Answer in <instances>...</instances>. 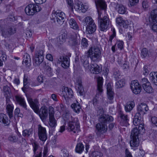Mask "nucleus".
Listing matches in <instances>:
<instances>
[{"label":"nucleus","instance_id":"nucleus-14","mask_svg":"<svg viewBox=\"0 0 157 157\" xmlns=\"http://www.w3.org/2000/svg\"><path fill=\"white\" fill-rule=\"evenodd\" d=\"M131 87L133 92L135 94H139L141 90V87L137 80L131 82Z\"/></svg>","mask_w":157,"mask_h":157},{"label":"nucleus","instance_id":"nucleus-9","mask_svg":"<svg viewBox=\"0 0 157 157\" xmlns=\"http://www.w3.org/2000/svg\"><path fill=\"white\" fill-rule=\"evenodd\" d=\"M69 44L72 46H76L80 43V36L78 34L73 32L69 35Z\"/></svg>","mask_w":157,"mask_h":157},{"label":"nucleus","instance_id":"nucleus-34","mask_svg":"<svg viewBox=\"0 0 157 157\" xmlns=\"http://www.w3.org/2000/svg\"><path fill=\"white\" fill-rule=\"evenodd\" d=\"M2 92L5 97H11V89L8 86L6 85L3 87Z\"/></svg>","mask_w":157,"mask_h":157},{"label":"nucleus","instance_id":"nucleus-62","mask_svg":"<svg viewBox=\"0 0 157 157\" xmlns=\"http://www.w3.org/2000/svg\"><path fill=\"white\" fill-rule=\"evenodd\" d=\"M117 45L118 48L120 50H121L123 48L124 43L122 41H117Z\"/></svg>","mask_w":157,"mask_h":157},{"label":"nucleus","instance_id":"nucleus-27","mask_svg":"<svg viewBox=\"0 0 157 157\" xmlns=\"http://www.w3.org/2000/svg\"><path fill=\"white\" fill-rule=\"evenodd\" d=\"M96 26L95 23L87 25L86 28V32L88 34H91L93 33L96 31Z\"/></svg>","mask_w":157,"mask_h":157},{"label":"nucleus","instance_id":"nucleus-57","mask_svg":"<svg viewBox=\"0 0 157 157\" xmlns=\"http://www.w3.org/2000/svg\"><path fill=\"white\" fill-rule=\"evenodd\" d=\"M20 112V109L19 108H16L14 111V114L15 115H17L19 117H22L23 115Z\"/></svg>","mask_w":157,"mask_h":157},{"label":"nucleus","instance_id":"nucleus-19","mask_svg":"<svg viewBox=\"0 0 157 157\" xmlns=\"http://www.w3.org/2000/svg\"><path fill=\"white\" fill-rule=\"evenodd\" d=\"M89 70L91 73L97 74L101 71L102 67L96 63H91L90 66Z\"/></svg>","mask_w":157,"mask_h":157},{"label":"nucleus","instance_id":"nucleus-24","mask_svg":"<svg viewBox=\"0 0 157 157\" xmlns=\"http://www.w3.org/2000/svg\"><path fill=\"white\" fill-rule=\"evenodd\" d=\"M31 60L29 55L27 53L24 54L22 63H25L26 67H29L31 65Z\"/></svg>","mask_w":157,"mask_h":157},{"label":"nucleus","instance_id":"nucleus-5","mask_svg":"<svg viewBox=\"0 0 157 157\" xmlns=\"http://www.w3.org/2000/svg\"><path fill=\"white\" fill-rule=\"evenodd\" d=\"M140 133L137 127L134 128L132 130L131 135V140L130 141L131 147H135L138 146L139 144L138 135Z\"/></svg>","mask_w":157,"mask_h":157},{"label":"nucleus","instance_id":"nucleus-60","mask_svg":"<svg viewBox=\"0 0 157 157\" xmlns=\"http://www.w3.org/2000/svg\"><path fill=\"white\" fill-rule=\"evenodd\" d=\"M23 83H24V87L22 88V90L24 91V88H26L28 87V82H27V78H25V76L24 77V80H23Z\"/></svg>","mask_w":157,"mask_h":157},{"label":"nucleus","instance_id":"nucleus-46","mask_svg":"<svg viewBox=\"0 0 157 157\" xmlns=\"http://www.w3.org/2000/svg\"><path fill=\"white\" fill-rule=\"evenodd\" d=\"M65 36L64 34L60 35L57 38L58 43L59 44H61L65 41Z\"/></svg>","mask_w":157,"mask_h":157},{"label":"nucleus","instance_id":"nucleus-10","mask_svg":"<svg viewBox=\"0 0 157 157\" xmlns=\"http://www.w3.org/2000/svg\"><path fill=\"white\" fill-rule=\"evenodd\" d=\"M27 100L30 107L36 113H39V107L40 105L38 100L37 99H33L31 97H27Z\"/></svg>","mask_w":157,"mask_h":157},{"label":"nucleus","instance_id":"nucleus-50","mask_svg":"<svg viewBox=\"0 0 157 157\" xmlns=\"http://www.w3.org/2000/svg\"><path fill=\"white\" fill-rule=\"evenodd\" d=\"M0 59L3 61L6 60L7 56L5 52L2 51H0Z\"/></svg>","mask_w":157,"mask_h":157},{"label":"nucleus","instance_id":"nucleus-37","mask_svg":"<svg viewBox=\"0 0 157 157\" xmlns=\"http://www.w3.org/2000/svg\"><path fill=\"white\" fill-rule=\"evenodd\" d=\"M33 130L32 128L25 129L22 131V135L25 137H29L32 136Z\"/></svg>","mask_w":157,"mask_h":157},{"label":"nucleus","instance_id":"nucleus-41","mask_svg":"<svg viewBox=\"0 0 157 157\" xmlns=\"http://www.w3.org/2000/svg\"><path fill=\"white\" fill-rule=\"evenodd\" d=\"M111 31L112 32V34L110 36L108 41L109 44L111 46L112 45L113 39L116 36V31L115 29L113 27L111 29Z\"/></svg>","mask_w":157,"mask_h":157},{"label":"nucleus","instance_id":"nucleus-43","mask_svg":"<svg viewBox=\"0 0 157 157\" xmlns=\"http://www.w3.org/2000/svg\"><path fill=\"white\" fill-rule=\"evenodd\" d=\"M84 22L87 25L92 24L94 23V21L91 17L88 16L86 17L84 20Z\"/></svg>","mask_w":157,"mask_h":157},{"label":"nucleus","instance_id":"nucleus-52","mask_svg":"<svg viewBox=\"0 0 157 157\" xmlns=\"http://www.w3.org/2000/svg\"><path fill=\"white\" fill-rule=\"evenodd\" d=\"M148 83H150V82L146 78H142L141 81V83L142 84L143 88L147 86Z\"/></svg>","mask_w":157,"mask_h":157},{"label":"nucleus","instance_id":"nucleus-8","mask_svg":"<svg viewBox=\"0 0 157 157\" xmlns=\"http://www.w3.org/2000/svg\"><path fill=\"white\" fill-rule=\"evenodd\" d=\"M41 9V8L37 5L30 4L26 7L25 12L28 15H33L36 13L40 11Z\"/></svg>","mask_w":157,"mask_h":157},{"label":"nucleus","instance_id":"nucleus-13","mask_svg":"<svg viewBox=\"0 0 157 157\" xmlns=\"http://www.w3.org/2000/svg\"><path fill=\"white\" fill-rule=\"evenodd\" d=\"M146 22L147 24H152L157 22V9L152 10L150 16L146 19Z\"/></svg>","mask_w":157,"mask_h":157},{"label":"nucleus","instance_id":"nucleus-45","mask_svg":"<svg viewBox=\"0 0 157 157\" xmlns=\"http://www.w3.org/2000/svg\"><path fill=\"white\" fill-rule=\"evenodd\" d=\"M134 107V105L132 102H129L127 103L125 106V109L126 112H130Z\"/></svg>","mask_w":157,"mask_h":157},{"label":"nucleus","instance_id":"nucleus-22","mask_svg":"<svg viewBox=\"0 0 157 157\" xmlns=\"http://www.w3.org/2000/svg\"><path fill=\"white\" fill-rule=\"evenodd\" d=\"M107 90L108 98L110 100V103H113L114 93L112 91V87L110 83H108L107 86Z\"/></svg>","mask_w":157,"mask_h":157},{"label":"nucleus","instance_id":"nucleus-7","mask_svg":"<svg viewBox=\"0 0 157 157\" xmlns=\"http://www.w3.org/2000/svg\"><path fill=\"white\" fill-rule=\"evenodd\" d=\"M98 22L100 23V29L101 31H105L108 28L109 23V18L106 16H105L103 18L101 17V14L100 12L98 11Z\"/></svg>","mask_w":157,"mask_h":157},{"label":"nucleus","instance_id":"nucleus-1","mask_svg":"<svg viewBox=\"0 0 157 157\" xmlns=\"http://www.w3.org/2000/svg\"><path fill=\"white\" fill-rule=\"evenodd\" d=\"M87 56H84L81 57V62L86 69H89L88 58L92 62L97 63L101 60V52L99 48L97 46L90 48L86 53Z\"/></svg>","mask_w":157,"mask_h":157},{"label":"nucleus","instance_id":"nucleus-4","mask_svg":"<svg viewBox=\"0 0 157 157\" xmlns=\"http://www.w3.org/2000/svg\"><path fill=\"white\" fill-rule=\"evenodd\" d=\"M0 33L5 38L9 37L16 33V29L13 26H8L6 24H2L0 27Z\"/></svg>","mask_w":157,"mask_h":157},{"label":"nucleus","instance_id":"nucleus-6","mask_svg":"<svg viewBox=\"0 0 157 157\" xmlns=\"http://www.w3.org/2000/svg\"><path fill=\"white\" fill-rule=\"evenodd\" d=\"M43 53V51L42 50L36 52L33 60V63L36 66H39L41 64L43 66L45 65V63L43 62L44 57Z\"/></svg>","mask_w":157,"mask_h":157},{"label":"nucleus","instance_id":"nucleus-59","mask_svg":"<svg viewBox=\"0 0 157 157\" xmlns=\"http://www.w3.org/2000/svg\"><path fill=\"white\" fill-rule=\"evenodd\" d=\"M139 1V0H129V6H132L135 5Z\"/></svg>","mask_w":157,"mask_h":157},{"label":"nucleus","instance_id":"nucleus-16","mask_svg":"<svg viewBox=\"0 0 157 157\" xmlns=\"http://www.w3.org/2000/svg\"><path fill=\"white\" fill-rule=\"evenodd\" d=\"M58 63H61L62 66L64 68L69 67L70 64L69 58L67 56H60L58 59Z\"/></svg>","mask_w":157,"mask_h":157},{"label":"nucleus","instance_id":"nucleus-42","mask_svg":"<svg viewBox=\"0 0 157 157\" xmlns=\"http://www.w3.org/2000/svg\"><path fill=\"white\" fill-rule=\"evenodd\" d=\"M143 88L146 92L149 94L151 93L154 91V90L151 86L150 83H147V85L143 87Z\"/></svg>","mask_w":157,"mask_h":157},{"label":"nucleus","instance_id":"nucleus-56","mask_svg":"<svg viewBox=\"0 0 157 157\" xmlns=\"http://www.w3.org/2000/svg\"><path fill=\"white\" fill-rule=\"evenodd\" d=\"M143 74L144 75H148L150 71L148 69V66L145 65L143 67Z\"/></svg>","mask_w":157,"mask_h":157},{"label":"nucleus","instance_id":"nucleus-15","mask_svg":"<svg viewBox=\"0 0 157 157\" xmlns=\"http://www.w3.org/2000/svg\"><path fill=\"white\" fill-rule=\"evenodd\" d=\"M118 117L121 119L120 123L121 125L127 126L129 125L128 122L129 119L128 118L127 115L124 114L121 110L119 111Z\"/></svg>","mask_w":157,"mask_h":157},{"label":"nucleus","instance_id":"nucleus-54","mask_svg":"<svg viewBox=\"0 0 157 157\" xmlns=\"http://www.w3.org/2000/svg\"><path fill=\"white\" fill-rule=\"evenodd\" d=\"M81 44L84 48H86L88 45L87 40L85 38H83L81 41Z\"/></svg>","mask_w":157,"mask_h":157},{"label":"nucleus","instance_id":"nucleus-33","mask_svg":"<svg viewBox=\"0 0 157 157\" xmlns=\"http://www.w3.org/2000/svg\"><path fill=\"white\" fill-rule=\"evenodd\" d=\"M84 145L81 142L77 143L75 147V151L76 152L81 154L84 151Z\"/></svg>","mask_w":157,"mask_h":157},{"label":"nucleus","instance_id":"nucleus-18","mask_svg":"<svg viewBox=\"0 0 157 157\" xmlns=\"http://www.w3.org/2000/svg\"><path fill=\"white\" fill-rule=\"evenodd\" d=\"M148 110L147 105L144 103H142L137 107V112L140 115L142 116L146 113Z\"/></svg>","mask_w":157,"mask_h":157},{"label":"nucleus","instance_id":"nucleus-30","mask_svg":"<svg viewBox=\"0 0 157 157\" xmlns=\"http://www.w3.org/2000/svg\"><path fill=\"white\" fill-rule=\"evenodd\" d=\"M63 94L65 96L67 97H72L73 95V92L71 89L68 87L64 88V90L63 91Z\"/></svg>","mask_w":157,"mask_h":157},{"label":"nucleus","instance_id":"nucleus-11","mask_svg":"<svg viewBox=\"0 0 157 157\" xmlns=\"http://www.w3.org/2000/svg\"><path fill=\"white\" fill-rule=\"evenodd\" d=\"M38 135L39 139L42 141H45L47 138V134L45 128L40 125H38Z\"/></svg>","mask_w":157,"mask_h":157},{"label":"nucleus","instance_id":"nucleus-12","mask_svg":"<svg viewBox=\"0 0 157 157\" xmlns=\"http://www.w3.org/2000/svg\"><path fill=\"white\" fill-rule=\"evenodd\" d=\"M49 125L51 127H55L57 125V122L54 117V109L53 107H50L49 108Z\"/></svg>","mask_w":157,"mask_h":157},{"label":"nucleus","instance_id":"nucleus-29","mask_svg":"<svg viewBox=\"0 0 157 157\" xmlns=\"http://www.w3.org/2000/svg\"><path fill=\"white\" fill-rule=\"evenodd\" d=\"M142 116L140 115L139 113H136V115L134 116L133 119V124L135 126L138 125L141 122L143 121V118L142 117Z\"/></svg>","mask_w":157,"mask_h":157},{"label":"nucleus","instance_id":"nucleus-55","mask_svg":"<svg viewBox=\"0 0 157 157\" xmlns=\"http://www.w3.org/2000/svg\"><path fill=\"white\" fill-rule=\"evenodd\" d=\"M119 64L123 69L127 68L129 67V63L126 61L124 63H119Z\"/></svg>","mask_w":157,"mask_h":157},{"label":"nucleus","instance_id":"nucleus-2","mask_svg":"<svg viewBox=\"0 0 157 157\" xmlns=\"http://www.w3.org/2000/svg\"><path fill=\"white\" fill-rule=\"evenodd\" d=\"M64 120L67 122V130L73 133H78L80 131V124L77 118H74L68 113L63 115Z\"/></svg>","mask_w":157,"mask_h":157},{"label":"nucleus","instance_id":"nucleus-40","mask_svg":"<svg viewBox=\"0 0 157 157\" xmlns=\"http://www.w3.org/2000/svg\"><path fill=\"white\" fill-rule=\"evenodd\" d=\"M116 82L115 83V87L117 88H121L123 87L125 85V80L124 78H122Z\"/></svg>","mask_w":157,"mask_h":157},{"label":"nucleus","instance_id":"nucleus-3","mask_svg":"<svg viewBox=\"0 0 157 157\" xmlns=\"http://www.w3.org/2000/svg\"><path fill=\"white\" fill-rule=\"evenodd\" d=\"M113 120V117L108 115L103 114L101 115L99 118L100 123L97 124L96 126V134L100 135L105 133L108 129L106 123L108 122L112 121Z\"/></svg>","mask_w":157,"mask_h":157},{"label":"nucleus","instance_id":"nucleus-53","mask_svg":"<svg viewBox=\"0 0 157 157\" xmlns=\"http://www.w3.org/2000/svg\"><path fill=\"white\" fill-rule=\"evenodd\" d=\"M92 155L93 157H100L102 155L100 152L95 151L92 152Z\"/></svg>","mask_w":157,"mask_h":157},{"label":"nucleus","instance_id":"nucleus-49","mask_svg":"<svg viewBox=\"0 0 157 157\" xmlns=\"http://www.w3.org/2000/svg\"><path fill=\"white\" fill-rule=\"evenodd\" d=\"M99 96V94H97L95 97L93 99V104L95 107H96L98 105L99 102L98 99Z\"/></svg>","mask_w":157,"mask_h":157},{"label":"nucleus","instance_id":"nucleus-39","mask_svg":"<svg viewBox=\"0 0 157 157\" xmlns=\"http://www.w3.org/2000/svg\"><path fill=\"white\" fill-rule=\"evenodd\" d=\"M117 11L121 14H127L128 13L127 8L121 5L118 6Z\"/></svg>","mask_w":157,"mask_h":157},{"label":"nucleus","instance_id":"nucleus-21","mask_svg":"<svg viewBox=\"0 0 157 157\" xmlns=\"http://www.w3.org/2000/svg\"><path fill=\"white\" fill-rule=\"evenodd\" d=\"M15 98L16 102L18 104L25 109H27V105L24 98L21 95H18L15 96Z\"/></svg>","mask_w":157,"mask_h":157},{"label":"nucleus","instance_id":"nucleus-28","mask_svg":"<svg viewBox=\"0 0 157 157\" xmlns=\"http://www.w3.org/2000/svg\"><path fill=\"white\" fill-rule=\"evenodd\" d=\"M95 3L98 8L104 10L106 8V4L104 0H98L95 1Z\"/></svg>","mask_w":157,"mask_h":157},{"label":"nucleus","instance_id":"nucleus-32","mask_svg":"<svg viewBox=\"0 0 157 157\" xmlns=\"http://www.w3.org/2000/svg\"><path fill=\"white\" fill-rule=\"evenodd\" d=\"M71 107L74 111L77 113H79L81 109L80 105L78 101H76V103L72 104L71 105Z\"/></svg>","mask_w":157,"mask_h":157},{"label":"nucleus","instance_id":"nucleus-63","mask_svg":"<svg viewBox=\"0 0 157 157\" xmlns=\"http://www.w3.org/2000/svg\"><path fill=\"white\" fill-rule=\"evenodd\" d=\"M8 139L11 141L15 142L17 140V138L15 136L10 135L9 136Z\"/></svg>","mask_w":157,"mask_h":157},{"label":"nucleus","instance_id":"nucleus-64","mask_svg":"<svg viewBox=\"0 0 157 157\" xmlns=\"http://www.w3.org/2000/svg\"><path fill=\"white\" fill-rule=\"evenodd\" d=\"M151 121L152 124L157 126V117H153L151 118Z\"/></svg>","mask_w":157,"mask_h":157},{"label":"nucleus","instance_id":"nucleus-47","mask_svg":"<svg viewBox=\"0 0 157 157\" xmlns=\"http://www.w3.org/2000/svg\"><path fill=\"white\" fill-rule=\"evenodd\" d=\"M113 76L116 80H119L121 76L120 75L119 71L118 69H115L113 71Z\"/></svg>","mask_w":157,"mask_h":157},{"label":"nucleus","instance_id":"nucleus-36","mask_svg":"<svg viewBox=\"0 0 157 157\" xmlns=\"http://www.w3.org/2000/svg\"><path fill=\"white\" fill-rule=\"evenodd\" d=\"M103 78L101 77H99L97 78L98 81V87L97 90L100 93L102 92V89L103 85Z\"/></svg>","mask_w":157,"mask_h":157},{"label":"nucleus","instance_id":"nucleus-25","mask_svg":"<svg viewBox=\"0 0 157 157\" xmlns=\"http://www.w3.org/2000/svg\"><path fill=\"white\" fill-rule=\"evenodd\" d=\"M32 144L33 148V154L38 153L40 152H42V148L37 142L34 141L32 143Z\"/></svg>","mask_w":157,"mask_h":157},{"label":"nucleus","instance_id":"nucleus-44","mask_svg":"<svg viewBox=\"0 0 157 157\" xmlns=\"http://www.w3.org/2000/svg\"><path fill=\"white\" fill-rule=\"evenodd\" d=\"M56 18L64 19L65 17V13L60 10H57L55 12Z\"/></svg>","mask_w":157,"mask_h":157},{"label":"nucleus","instance_id":"nucleus-17","mask_svg":"<svg viewBox=\"0 0 157 157\" xmlns=\"http://www.w3.org/2000/svg\"><path fill=\"white\" fill-rule=\"evenodd\" d=\"M37 113L39 114L40 118L43 121H45L48 117L47 108L45 106H42L40 111L39 109V113Z\"/></svg>","mask_w":157,"mask_h":157},{"label":"nucleus","instance_id":"nucleus-61","mask_svg":"<svg viewBox=\"0 0 157 157\" xmlns=\"http://www.w3.org/2000/svg\"><path fill=\"white\" fill-rule=\"evenodd\" d=\"M143 7L144 9H146L148 7V2L147 0H144L142 2Z\"/></svg>","mask_w":157,"mask_h":157},{"label":"nucleus","instance_id":"nucleus-23","mask_svg":"<svg viewBox=\"0 0 157 157\" xmlns=\"http://www.w3.org/2000/svg\"><path fill=\"white\" fill-rule=\"evenodd\" d=\"M0 122L4 124L5 126H8L10 124V120L7 115L4 113H0Z\"/></svg>","mask_w":157,"mask_h":157},{"label":"nucleus","instance_id":"nucleus-48","mask_svg":"<svg viewBox=\"0 0 157 157\" xmlns=\"http://www.w3.org/2000/svg\"><path fill=\"white\" fill-rule=\"evenodd\" d=\"M6 46L10 50L13 49L15 47V44L13 42L11 41H8L5 44Z\"/></svg>","mask_w":157,"mask_h":157},{"label":"nucleus","instance_id":"nucleus-51","mask_svg":"<svg viewBox=\"0 0 157 157\" xmlns=\"http://www.w3.org/2000/svg\"><path fill=\"white\" fill-rule=\"evenodd\" d=\"M125 21L121 17H118L116 18V23L120 26L122 25L123 22H124Z\"/></svg>","mask_w":157,"mask_h":157},{"label":"nucleus","instance_id":"nucleus-31","mask_svg":"<svg viewBox=\"0 0 157 157\" xmlns=\"http://www.w3.org/2000/svg\"><path fill=\"white\" fill-rule=\"evenodd\" d=\"M68 22L71 28L75 30L78 29V26L76 21L74 19L70 18L68 20Z\"/></svg>","mask_w":157,"mask_h":157},{"label":"nucleus","instance_id":"nucleus-38","mask_svg":"<svg viewBox=\"0 0 157 157\" xmlns=\"http://www.w3.org/2000/svg\"><path fill=\"white\" fill-rule=\"evenodd\" d=\"M77 83L78 92L80 96L83 95L84 94V89L82 85L81 81H79L78 82H77Z\"/></svg>","mask_w":157,"mask_h":157},{"label":"nucleus","instance_id":"nucleus-20","mask_svg":"<svg viewBox=\"0 0 157 157\" xmlns=\"http://www.w3.org/2000/svg\"><path fill=\"white\" fill-rule=\"evenodd\" d=\"M153 52L151 50H148L146 48H144L141 51L140 56L142 58H147L151 57Z\"/></svg>","mask_w":157,"mask_h":157},{"label":"nucleus","instance_id":"nucleus-35","mask_svg":"<svg viewBox=\"0 0 157 157\" xmlns=\"http://www.w3.org/2000/svg\"><path fill=\"white\" fill-rule=\"evenodd\" d=\"M13 104H8L6 105V109L7 113H8L9 117L10 118L13 116Z\"/></svg>","mask_w":157,"mask_h":157},{"label":"nucleus","instance_id":"nucleus-26","mask_svg":"<svg viewBox=\"0 0 157 157\" xmlns=\"http://www.w3.org/2000/svg\"><path fill=\"white\" fill-rule=\"evenodd\" d=\"M149 79L153 84L157 85V72H152L149 75Z\"/></svg>","mask_w":157,"mask_h":157},{"label":"nucleus","instance_id":"nucleus-58","mask_svg":"<svg viewBox=\"0 0 157 157\" xmlns=\"http://www.w3.org/2000/svg\"><path fill=\"white\" fill-rule=\"evenodd\" d=\"M155 23H153L152 24H148L150 25L152 30L155 32L157 33V24H155Z\"/></svg>","mask_w":157,"mask_h":157}]
</instances>
